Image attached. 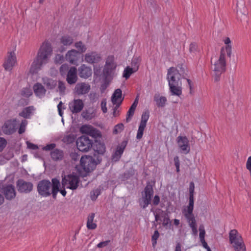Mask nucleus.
Returning <instances> with one entry per match:
<instances>
[{
	"label": "nucleus",
	"mask_w": 251,
	"mask_h": 251,
	"mask_svg": "<svg viewBox=\"0 0 251 251\" xmlns=\"http://www.w3.org/2000/svg\"><path fill=\"white\" fill-rule=\"evenodd\" d=\"M52 54V48L49 41H44L40 46L35 58L32 63L29 70L31 75L37 74L42 67L47 64Z\"/></svg>",
	"instance_id": "1"
},
{
	"label": "nucleus",
	"mask_w": 251,
	"mask_h": 251,
	"mask_svg": "<svg viewBox=\"0 0 251 251\" xmlns=\"http://www.w3.org/2000/svg\"><path fill=\"white\" fill-rule=\"evenodd\" d=\"M167 79L171 95L180 97L182 93L180 73L177 69L170 68L168 71Z\"/></svg>",
	"instance_id": "2"
},
{
	"label": "nucleus",
	"mask_w": 251,
	"mask_h": 251,
	"mask_svg": "<svg viewBox=\"0 0 251 251\" xmlns=\"http://www.w3.org/2000/svg\"><path fill=\"white\" fill-rule=\"evenodd\" d=\"M226 53L224 50H221V53L218 58H212V69L215 75V79L218 81L221 74L225 71L226 66Z\"/></svg>",
	"instance_id": "3"
},
{
	"label": "nucleus",
	"mask_w": 251,
	"mask_h": 251,
	"mask_svg": "<svg viewBox=\"0 0 251 251\" xmlns=\"http://www.w3.org/2000/svg\"><path fill=\"white\" fill-rule=\"evenodd\" d=\"M78 177L72 175L65 176L62 181L63 188L72 190L76 189L78 186Z\"/></svg>",
	"instance_id": "4"
},
{
	"label": "nucleus",
	"mask_w": 251,
	"mask_h": 251,
	"mask_svg": "<svg viewBox=\"0 0 251 251\" xmlns=\"http://www.w3.org/2000/svg\"><path fill=\"white\" fill-rule=\"evenodd\" d=\"M80 162L81 166L86 173L93 171L97 165L95 159L91 156L85 155L82 156Z\"/></svg>",
	"instance_id": "5"
},
{
	"label": "nucleus",
	"mask_w": 251,
	"mask_h": 251,
	"mask_svg": "<svg viewBox=\"0 0 251 251\" xmlns=\"http://www.w3.org/2000/svg\"><path fill=\"white\" fill-rule=\"evenodd\" d=\"M17 64V59L15 51H8L3 64L4 69L7 71H11Z\"/></svg>",
	"instance_id": "6"
},
{
	"label": "nucleus",
	"mask_w": 251,
	"mask_h": 251,
	"mask_svg": "<svg viewBox=\"0 0 251 251\" xmlns=\"http://www.w3.org/2000/svg\"><path fill=\"white\" fill-rule=\"evenodd\" d=\"M93 141L88 137L81 136L76 140V146L78 150L82 152L89 151L92 147Z\"/></svg>",
	"instance_id": "7"
},
{
	"label": "nucleus",
	"mask_w": 251,
	"mask_h": 251,
	"mask_svg": "<svg viewBox=\"0 0 251 251\" xmlns=\"http://www.w3.org/2000/svg\"><path fill=\"white\" fill-rule=\"evenodd\" d=\"M51 186L52 187V183L51 184L50 181L42 180L38 184L37 190L40 195L46 197L51 194Z\"/></svg>",
	"instance_id": "8"
},
{
	"label": "nucleus",
	"mask_w": 251,
	"mask_h": 251,
	"mask_svg": "<svg viewBox=\"0 0 251 251\" xmlns=\"http://www.w3.org/2000/svg\"><path fill=\"white\" fill-rule=\"evenodd\" d=\"M144 195L139 200L140 205L143 208L147 207L150 203L153 191L151 185H147L144 189Z\"/></svg>",
	"instance_id": "9"
},
{
	"label": "nucleus",
	"mask_w": 251,
	"mask_h": 251,
	"mask_svg": "<svg viewBox=\"0 0 251 251\" xmlns=\"http://www.w3.org/2000/svg\"><path fill=\"white\" fill-rule=\"evenodd\" d=\"M80 131L82 134H86L94 138L101 137V133L100 130L94 128L91 125H84L80 128Z\"/></svg>",
	"instance_id": "10"
},
{
	"label": "nucleus",
	"mask_w": 251,
	"mask_h": 251,
	"mask_svg": "<svg viewBox=\"0 0 251 251\" xmlns=\"http://www.w3.org/2000/svg\"><path fill=\"white\" fill-rule=\"evenodd\" d=\"M18 125L16 119H12L6 121L2 126V130L5 134H11L15 132Z\"/></svg>",
	"instance_id": "11"
},
{
	"label": "nucleus",
	"mask_w": 251,
	"mask_h": 251,
	"mask_svg": "<svg viewBox=\"0 0 251 251\" xmlns=\"http://www.w3.org/2000/svg\"><path fill=\"white\" fill-rule=\"evenodd\" d=\"M176 140L181 152L184 154L188 153L190 151L188 139L186 136H179Z\"/></svg>",
	"instance_id": "12"
},
{
	"label": "nucleus",
	"mask_w": 251,
	"mask_h": 251,
	"mask_svg": "<svg viewBox=\"0 0 251 251\" xmlns=\"http://www.w3.org/2000/svg\"><path fill=\"white\" fill-rule=\"evenodd\" d=\"M229 241L232 247L244 242L241 234L235 229L229 232Z\"/></svg>",
	"instance_id": "13"
},
{
	"label": "nucleus",
	"mask_w": 251,
	"mask_h": 251,
	"mask_svg": "<svg viewBox=\"0 0 251 251\" xmlns=\"http://www.w3.org/2000/svg\"><path fill=\"white\" fill-rule=\"evenodd\" d=\"M102 60L101 54L96 51L87 52L84 55V60L89 64L98 63Z\"/></svg>",
	"instance_id": "14"
},
{
	"label": "nucleus",
	"mask_w": 251,
	"mask_h": 251,
	"mask_svg": "<svg viewBox=\"0 0 251 251\" xmlns=\"http://www.w3.org/2000/svg\"><path fill=\"white\" fill-rule=\"evenodd\" d=\"M91 89L90 85L86 82H79L75 85L74 91L78 95H83L87 94Z\"/></svg>",
	"instance_id": "15"
},
{
	"label": "nucleus",
	"mask_w": 251,
	"mask_h": 251,
	"mask_svg": "<svg viewBox=\"0 0 251 251\" xmlns=\"http://www.w3.org/2000/svg\"><path fill=\"white\" fill-rule=\"evenodd\" d=\"M17 187L19 191L25 193L30 192L33 189V185L31 182H26L22 179L18 180Z\"/></svg>",
	"instance_id": "16"
},
{
	"label": "nucleus",
	"mask_w": 251,
	"mask_h": 251,
	"mask_svg": "<svg viewBox=\"0 0 251 251\" xmlns=\"http://www.w3.org/2000/svg\"><path fill=\"white\" fill-rule=\"evenodd\" d=\"M69 107L72 113H77L82 110L84 107V103L81 100H74L73 101L69 103Z\"/></svg>",
	"instance_id": "17"
},
{
	"label": "nucleus",
	"mask_w": 251,
	"mask_h": 251,
	"mask_svg": "<svg viewBox=\"0 0 251 251\" xmlns=\"http://www.w3.org/2000/svg\"><path fill=\"white\" fill-rule=\"evenodd\" d=\"M77 80V69L75 67H71L68 71L66 81L68 84L72 85L75 83Z\"/></svg>",
	"instance_id": "18"
},
{
	"label": "nucleus",
	"mask_w": 251,
	"mask_h": 251,
	"mask_svg": "<svg viewBox=\"0 0 251 251\" xmlns=\"http://www.w3.org/2000/svg\"><path fill=\"white\" fill-rule=\"evenodd\" d=\"M78 75L82 78H88L92 75V71L91 67L84 64L81 65L78 68Z\"/></svg>",
	"instance_id": "19"
},
{
	"label": "nucleus",
	"mask_w": 251,
	"mask_h": 251,
	"mask_svg": "<svg viewBox=\"0 0 251 251\" xmlns=\"http://www.w3.org/2000/svg\"><path fill=\"white\" fill-rule=\"evenodd\" d=\"M52 194L53 198H55L56 194L59 191L60 193L63 196L65 197L66 195V191L65 189L63 188V189L59 190L60 182L57 178H53L52 179Z\"/></svg>",
	"instance_id": "20"
},
{
	"label": "nucleus",
	"mask_w": 251,
	"mask_h": 251,
	"mask_svg": "<svg viewBox=\"0 0 251 251\" xmlns=\"http://www.w3.org/2000/svg\"><path fill=\"white\" fill-rule=\"evenodd\" d=\"M79 58V53L75 50H71L66 54V59L72 64H76Z\"/></svg>",
	"instance_id": "21"
},
{
	"label": "nucleus",
	"mask_w": 251,
	"mask_h": 251,
	"mask_svg": "<svg viewBox=\"0 0 251 251\" xmlns=\"http://www.w3.org/2000/svg\"><path fill=\"white\" fill-rule=\"evenodd\" d=\"M126 144L127 142L126 141H123L121 143L120 145L117 148L115 152L112 155V161H117L120 159L126 146Z\"/></svg>",
	"instance_id": "22"
},
{
	"label": "nucleus",
	"mask_w": 251,
	"mask_h": 251,
	"mask_svg": "<svg viewBox=\"0 0 251 251\" xmlns=\"http://www.w3.org/2000/svg\"><path fill=\"white\" fill-rule=\"evenodd\" d=\"M123 98H122V91L120 89H117L115 90L111 97V101L114 105H117L119 107L122 102Z\"/></svg>",
	"instance_id": "23"
},
{
	"label": "nucleus",
	"mask_w": 251,
	"mask_h": 251,
	"mask_svg": "<svg viewBox=\"0 0 251 251\" xmlns=\"http://www.w3.org/2000/svg\"><path fill=\"white\" fill-rule=\"evenodd\" d=\"M194 206L189 205L184 208L182 210V213L187 219V222L195 220V218L193 214Z\"/></svg>",
	"instance_id": "24"
},
{
	"label": "nucleus",
	"mask_w": 251,
	"mask_h": 251,
	"mask_svg": "<svg viewBox=\"0 0 251 251\" xmlns=\"http://www.w3.org/2000/svg\"><path fill=\"white\" fill-rule=\"evenodd\" d=\"M3 193L7 200H12L16 196L14 187L12 185H8L4 187Z\"/></svg>",
	"instance_id": "25"
},
{
	"label": "nucleus",
	"mask_w": 251,
	"mask_h": 251,
	"mask_svg": "<svg viewBox=\"0 0 251 251\" xmlns=\"http://www.w3.org/2000/svg\"><path fill=\"white\" fill-rule=\"evenodd\" d=\"M115 69L112 67H104L103 75L105 81H111L114 76Z\"/></svg>",
	"instance_id": "26"
},
{
	"label": "nucleus",
	"mask_w": 251,
	"mask_h": 251,
	"mask_svg": "<svg viewBox=\"0 0 251 251\" xmlns=\"http://www.w3.org/2000/svg\"><path fill=\"white\" fill-rule=\"evenodd\" d=\"M35 95L39 98L44 97L46 93V90L43 85L40 83H35L33 87Z\"/></svg>",
	"instance_id": "27"
},
{
	"label": "nucleus",
	"mask_w": 251,
	"mask_h": 251,
	"mask_svg": "<svg viewBox=\"0 0 251 251\" xmlns=\"http://www.w3.org/2000/svg\"><path fill=\"white\" fill-rule=\"evenodd\" d=\"M153 100L158 107H164L167 101V98L165 97L161 96L158 93H156L154 95Z\"/></svg>",
	"instance_id": "28"
},
{
	"label": "nucleus",
	"mask_w": 251,
	"mask_h": 251,
	"mask_svg": "<svg viewBox=\"0 0 251 251\" xmlns=\"http://www.w3.org/2000/svg\"><path fill=\"white\" fill-rule=\"evenodd\" d=\"M226 45L225 47H223L221 50H223L224 53L226 54V55L230 57L231 54L232 47L231 44V40L229 37L225 38L223 40Z\"/></svg>",
	"instance_id": "29"
},
{
	"label": "nucleus",
	"mask_w": 251,
	"mask_h": 251,
	"mask_svg": "<svg viewBox=\"0 0 251 251\" xmlns=\"http://www.w3.org/2000/svg\"><path fill=\"white\" fill-rule=\"evenodd\" d=\"M59 41L60 43L63 46H69L73 43L74 39L71 36L65 34L59 38Z\"/></svg>",
	"instance_id": "30"
},
{
	"label": "nucleus",
	"mask_w": 251,
	"mask_h": 251,
	"mask_svg": "<svg viewBox=\"0 0 251 251\" xmlns=\"http://www.w3.org/2000/svg\"><path fill=\"white\" fill-rule=\"evenodd\" d=\"M42 82L48 89H53L56 85V81L55 80L48 77H43Z\"/></svg>",
	"instance_id": "31"
},
{
	"label": "nucleus",
	"mask_w": 251,
	"mask_h": 251,
	"mask_svg": "<svg viewBox=\"0 0 251 251\" xmlns=\"http://www.w3.org/2000/svg\"><path fill=\"white\" fill-rule=\"evenodd\" d=\"M95 214L94 213H90L87 218V227L89 229H95L97 228V225L94 222Z\"/></svg>",
	"instance_id": "32"
},
{
	"label": "nucleus",
	"mask_w": 251,
	"mask_h": 251,
	"mask_svg": "<svg viewBox=\"0 0 251 251\" xmlns=\"http://www.w3.org/2000/svg\"><path fill=\"white\" fill-rule=\"evenodd\" d=\"M51 158L54 161H58L62 159L64 153L62 151L59 149H55L50 152Z\"/></svg>",
	"instance_id": "33"
},
{
	"label": "nucleus",
	"mask_w": 251,
	"mask_h": 251,
	"mask_svg": "<svg viewBox=\"0 0 251 251\" xmlns=\"http://www.w3.org/2000/svg\"><path fill=\"white\" fill-rule=\"evenodd\" d=\"M137 103L138 100L136 99L135 100L134 102L133 103V104L131 105L130 107L129 108L127 113V116L126 118V121L127 123H128L130 121L132 117L133 116L135 110L137 105Z\"/></svg>",
	"instance_id": "34"
},
{
	"label": "nucleus",
	"mask_w": 251,
	"mask_h": 251,
	"mask_svg": "<svg viewBox=\"0 0 251 251\" xmlns=\"http://www.w3.org/2000/svg\"><path fill=\"white\" fill-rule=\"evenodd\" d=\"M104 67L116 68L117 64L115 61V57L113 55H109L107 57Z\"/></svg>",
	"instance_id": "35"
},
{
	"label": "nucleus",
	"mask_w": 251,
	"mask_h": 251,
	"mask_svg": "<svg viewBox=\"0 0 251 251\" xmlns=\"http://www.w3.org/2000/svg\"><path fill=\"white\" fill-rule=\"evenodd\" d=\"M34 110V108L33 106L27 107L19 113V116L25 118H29Z\"/></svg>",
	"instance_id": "36"
},
{
	"label": "nucleus",
	"mask_w": 251,
	"mask_h": 251,
	"mask_svg": "<svg viewBox=\"0 0 251 251\" xmlns=\"http://www.w3.org/2000/svg\"><path fill=\"white\" fill-rule=\"evenodd\" d=\"M75 48L77 50L78 53L85 52L87 50L86 46L81 41L76 42L75 44Z\"/></svg>",
	"instance_id": "37"
},
{
	"label": "nucleus",
	"mask_w": 251,
	"mask_h": 251,
	"mask_svg": "<svg viewBox=\"0 0 251 251\" xmlns=\"http://www.w3.org/2000/svg\"><path fill=\"white\" fill-rule=\"evenodd\" d=\"M150 113L148 111H146L143 113L141 117V120L140 124L146 126L147 123L149 119Z\"/></svg>",
	"instance_id": "38"
},
{
	"label": "nucleus",
	"mask_w": 251,
	"mask_h": 251,
	"mask_svg": "<svg viewBox=\"0 0 251 251\" xmlns=\"http://www.w3.org/2000/svg\"><path fill=\"white\" fill-rule=\"evenodd\" d=\"M189 51L194 55H196L200 52L199 49L196 43H192L189 46Z\"/></svg>",
	"instance_id": "39"
},
{
	"label": "nucleus",
	"mask_w": 251,
	"mask_h": 251,
	"mask_svg": "<svg viewBox=\"0 0 251 251\" xmlns=\"http://www.w3.org/2000/svg\"><path fill=\"white\" fill-rule=\"evenodd\" d=\"M21 95L25 98H29L32 95V90L28 87L24 88L21 91Z\"/></svg>",
	"instance_id": "40"
},
{
	"label": "nucleus",
	"mask_w": 251,
	"mask_h": 251,
	"mask_svg": "<svg viewBox=\"0 0 251 251\" xmlns=\"http://www.w3.org/2000/svg\"><path fill=\"white\" fill-rule=\"evenodd\" d=\"M146 126L139 125L138 129L137 131V133L136 135V138L137 139L140 140L141 139L143 135L144 131Z\"/></svg>",
	"instance_id": "41"
},
{
	"label": "nucleus",
	"mask_w": 251,
	"mask_h": 251,
	"mask_svg": "<svg viewBox=\"0 0 251 251\" xmlns=\"http://www.w3.org/2000/svg\"><path fill=\"white\" fill-rule=\"evenodd\" d=\"M124 129V126L123 124L120 123L116 125L113 129V133L114 134H117L121 133Z\"/></svg>",
	"instance_id": "42"
},
{
	"label": "nucleus",
	"mask_w": 251,
	"mask_h": 251,
	"mask_svg": "<svg viewBox=\"0 0 251 251\" xmlns=\"http://www.w3.org/2000/svg\"><path fill=\"white\" fill-rule=\"evenodd\" d=\"M133 71L132 68H130L129 67H127L125 68L124 73H123V77H125L126 79L128 78L133 73Z\"/></svg>",
	"instance_id": "43"
},
{
	"label": "nucleus",
	"mask_w": 251,
	"mask_h": 251,
	"mask_svg": "<svg viewBox=\"0 0 251 251\" xmlns=\"http://www.w3.org/2000/svg\"><path fill=\"white\" fill-rule=\"evenodd\" d=\"M234 251H246V247L244 242L232 247Z\"/></svg>",
	"instance_id": "44"
},
{
	"label": "nucleus",
	"mask_w": 251,
	"mask_h": 251,
	"mask_svg": "<svg viewBox=\"0 0 251 251\" xmlns=\"http://www.w3.org/2000/svg\"><path fill=\"white\" fill-rule=\"evenodd\" d=\"M27 124V122L25 120H24L22 121L18 131L19 134H22L25 131V126Z\"/></svg>",
	"instance_id": "45"
},
{
	"label": "nucleus",
	"mask_w": 251,
	"mask_h": 251,
	"mask_svg": "<svg viewBox=\"0 0 251 251\" xmlns=\"http://www.w3.org/2000/svg\"><path fill=\"white\" fill-rule=\"evenodd\" d=\"M100 194V191L99 189L94 190L91 193V198L93 201H95L97 199L98 196Z\"/></svg>",
	"instance_id": "46"
},
{
	"label": "nucleus",
	"mask_w": 251,
	"mask_h": 251,
	"mask_svg": "<svg viewBox=\"0 0 251 251\" xmlns=\"http://www.w3.org/2000/svg\"><path fill=\"white\" fill-rule=\"evenodd\" d=\"M159 233L157 230H155L151 237V241L153 247H155L157 243V240L159 238Z\"/></svg>",
	"instance_id": "47"
},
{
	"label": "nucleus",
	"mask_w": 251,
	"mask_h": 251,
	"mask_svg": "<svg viewBox=\"0 0 251 251\" xmlns=\"http://www.w3.org/2000/svg\"><path fill=\"white\" fill-rule=\"evenodd\" d=\"M199 231H200V234H199V237L200 241L204 240V237L205 234V231L204 230V226L201 225L199 227Z\"/></svg>",
	"instance_id": "48"
},
{
	"label": "nucleus",
	"mask_w": 251,
	"mask_h": 251,
	"mask_svg": "<svg viewBox=\"0 0 251 251\" xmlns=\"http://www.w3.org/2000/svg\"><path fill=\"white\" fill-rule=\"evenodd\" d=\"M58 88L60 94H64L66 90L65 83L61 81H59Z\"/></svg>",
	"instance_id": "49"
},
{
	"label": "nucleus",
	"mask_w": 251,
	"mask_h": 251,
	"mask_svg": "<svg viewBox=\"0 0 251 251\" xmlns=\"http://www.w3.org/2000/svg\"><path fill=\"white\" fill-rule=\"evenodd\" d=\"M188 224L189 225L190 227L192 228V230L193 231V232L196 234H197L198 230H197V224H196V220L194 221H191L190 222H188Z\"/></svg>",
	"instance_id": "50"
},
{
	"label": "nucleus",
	"mask_w": 251,
	"mask_h": 251,
	"mask_svg": "<svg viewBox=\"0 0 251 251\" xmlns=\"http://www.w3.org/2000/svg\"><path fill=\"white\" fill-rule=\"evenodd\" d=\"M7 144L6 140L2 137H0V152L2 151Z\"/></svg>",
	"instance_id": "51"
},
{
	"label": "nucleus",
	"mask_w": 251,
	"mask_h": 251,
	"mask_svg": "<svg viewBox=\"0 0 251 251\" xmlns=\"http://www.w3.org/2000/svg\"><path fill=\"white\" fill-rule=\"evenodd\" d=\"M64 60V57L62 55L57 54L54 59V61L56 63L61 64Z\"/></svg>",
	"instance_id": "52"
},
{
	"label": "nucleus",
	"mask_w": 251,
	"mask_h": 251,
	"mask_svg": "<svg viewBox=\"0 0 251 251\" xmlns=\"http://www.w3.org/2000/svg\"><path fill=\"white\" fill-rule=\"evenodd\" d=\"M68 70V66L66 64H63L60 67V72L61 75L65 74L66 72Z\"/></svg>",
	"instance_id": "53"
},
{
	"label": "nucleus",
	"mask_w": 251,
	"mask_h": 251,
	"mask_svg": "<svg viewBox=\"0 0 251 251\" xmlns=\"http://www.w3.org/2000/svg\"><path fill=\"white\" fill-rule=\"evenodd\" d=\"M56 146L54 143L48 144L43 148V150L45 151H50L53 150Z\"/></svg>",
	"instance_id": "54"
},
{
	"label": "nucleus",
	"mask_w": 251,
	"mask_h": 251,
	"mask_svg": "<svg viewBox=\"0 0 251 251\" xmlns=\"http://www.w3.org/2000/svg\"><path fill=\"white\" fill-rule=\"evenodd\" d=\"M101 108L102 112L104 113H105L107 111V107H106V101L105 100H103L101 102Z\"/></svg>",
	"instance_id": "55"
},
{
	"label": "nucleus",
	"mask_w": 251,
	"mask_h": 251,
	"mask_svg": "<svg viewBox=\"0 0 251 251\" xmlns=\"http://www.w3.org/2000/svg\"><path fill=\"white\" fill-rule=\"evenodd\" d=\"M65 142H67L68 143H72L74 141L75 138L74 137V135H69L66 136L65 138H64Z\"/></svg>",
	"instance_id": "56"
},
{
	"label": "nucleus",
	"mask_w": 251,
	"mask_h": 251,
	"mask_svg": "<svg viewBox=\"0 0 251 251\" xmlns=\"http://www.w3.org/2000/svg\"><path fill=\"white\" fill-rule=\"evenodd\" d=\"M26 144H27V148L28 149L34 150H37L38 149V147L37 145H35L33 143H30L29 142H28V141L26 142Z\"/></svg>",
	"instance_id": "57"
},
{
	"label": "nucleus",
	"mask_w": 251,
	"mask_h": 251,
	"mask_svg": "<svg viewBox=\"0 0 251 251\" xmlns=\"http://www.w3.org/2000/svg\"><path fill=\"white\" fill-rule=\"evenodd\" d=\"M110 242L109 240H107L105 241L101 242L100 243H99L97 246L98 248H101L104 247H106L108 245L109 243Z\"/></svg>",
	"instance_id": "58"
},
{
	"label": "nucleus",
	"mask_w": 251,
	"mask_h": 251,
	"mask_svg": "<svg viewBox=\"0 0 251 251\" xmlns=\"http://www.w3.org/2000/svg\"><path fill=\"white\" fill-rule=\"evenodd\" d=\"M104 83L101 85V86L100 88V90L102 92H103L105 90V89L107 88V87L109 85V83L111 82V81H105L104 79Z\"/></svg>",
	"instance_id": "59"
},
{
	"label": "nucleus",
	"mask_w": 251,
	"mask_h": 251,
	"mask_svg": "<svg viewBox=\"0 0 251 251\" xmlns=\"http://www.w3.org/2000/svg\"><path fill=\"white\" fill-rule=\"evenodd\" d=\"M246 168L249 172H251V155L249 156L247 159Z\"/></svg>",
	"instance_id": "60"
},
{
	"label": "nucleus",
	"mask_w": 251,
	"mask_h": 251,
	"mask_svg": "<svg viewBox=\"0 0 251 251\" xmlns=\"http://www.w3.org/2000/svg\"><path fill=\"white\" fill-rule=\"evenodd\" d=\"M163 215L164 218L163 220L162 224L163 226H167L170 222V219L166 215L165 213H164Z\"/></svg>",
	"instance_id": "61"
},
{
	"label": "nucleus",
	"mask_w": 251,
	"mask_h": 251,
	"mask_svg": "<svg viewBox=\"0 0 251 251\" xmlns=\"http://www.w3.org/2000/svg\"><path fill=\"white\" fill-rule=\"evenodd\" d=\"M28 103V100L22 99L19 101V105H21V106H24V105H27Z\"/></svg>",
	"instance_id": "62"
},
{
	"label": "nucleus",
	"mask_w": 251,
	"mask_h": 251,
	"mask_svg": "<svg viewBox=\"0 0 251 251\" xmlns=\"http://www.w3.org/2000/svg\"><path fill=\"white\" fill-rule=\"evenodd\" d=\"M63 103L62 101H60L58 104L57 105V109L58 111L59 115L60 116H62L63 112L62 111V107Z\"/></svg>",
	"instance_id": "63"
},
{
	"label": "nucleus",
	"mask_w": 251,
	"mask_h": 251,
	"mask_svg": "<svg viewBox=\"0 0 251 251\" xmlns=\"http://www.w3.org/2000/svg\"><path fill=\"white\" fill-rule=\"evenodd\" d=\"M159 201H160L159 197L157 195H155L153 200V201H152L153 204L154 205H157L159 204Z\"/></svg>",
	"instance_id": "64"
}]
</instances>
